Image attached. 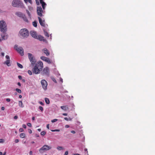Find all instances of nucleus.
Instances as JSON below:
<instances>
[{"label":"nucleus","instance_id":"44","mask_svg":"<svg viewBox=\"0 0 155 155\" xmlns=\"http://www.w3.org/2000/svg\"><path fill=\"white\" fill-rule=\"evenodd\" d=\"M68 151H67L65 152V153H64V155H68Z\"/></svg>","mask_w":155,"mask_h":155},{"label":"nucleus","instance_id":"33","mask_svg":"<svg viewBox=\"0 0 155 155\" xmlns=\"http://www.w3.org/2000/svg\"><path fill=\"white\" fill-rule=\"evenodd\" d=\"M44 35L46 36L47 37H49V34L47 32L44 31Z\"/></svg>","mask_w":155,"mask_h":155},{"label":"nucleus","instance_id":"16","mask_svg":"<svg viewBox=\"0 0 155 155\" xmlns=\"http://www.w3.org/2000/svg\"><path fill=\"white\" fill-rule=\"evenodd\" d=\"M30 34L34 38H37V35L35 31H30Z\"/></svg>","mask_w":155,"mask_h":155},{"label":"nucleus","instance_id":"8","mask_svg":"<svg viewBox=\"0 0 155 155\" xmlns=\"http://www.w3.org/2000/svg\"><path fill=\"white\" fill-rule=\"evenodd\" d=\"M35 66H36L41 71L42 68L43 67V64L42 62L41 61H38L35 64Z\"/></svg>","mask_w":155,"mask_h":155},{"label":"nucleus","instance_id":"14","mask_svg":"<svg viewBox=\"0 0 155 155\" xmlns=\"http://www.w3.org/2000/svg\"><path fill=\"white\" fill-rule=\"evenodd\" d=\"M35 39H38L41 41H43L45 42H46L47 41L46 40L44 39V37L41 35H38L37 36V38H36Z\"/></svg>","mask_w":155,"mask_h":155},{"label":"nucleus","instance_id":"10","mask_svg":"<svg viewBox=\"0 0 155 155\" xmlns=\"http://www.w3.org/2000/svg\"><path fill=\"white\" fill-rule=\"evenodd\" d=\"M5 58L7 59V60L4 62V64H6L8 66H11L10 63V60L9 56L8 55H6L5 56Z\"/></svg>","mask_w":155,"mask_h":155},{"label":"nucleus","instance_id":"31","mask_svg":"<svg viewBox=\"0 0 155 155\" xmlns=\"http://www.w3.org/2000/svg\"><path fill=\"white\" fill-rule=\"evenodd\" d=\"M17 65L18 66V67L19 68H23V66L20 64L18 63H17Z\"/></svg>","mask_w":155,"mask_h":155},{"label":"nucleus","instance_id":"60","mask_svg":"<svg viewBox=\"0 0 155 155\" xmlns=\"http://www.w3.org/2000/svg\"><path fill=\"white\" fill-rule=\"evenodd\" d=\"M1 109L2 110H5V107H2L1 108Z\"/></svg>","mask_w":155,"mask_h":155},{"label":"nucleus","instance_id":"57","mask_svg":"<svg viewBox=\"0 0 155 155\" xmlns=\"http://www.w3.org/2000/svg\"><path fill=\"white\" fill-rule=\"evenodd\" d=\"M64 119L67 121H68V118L67 117H64Z\"/></svg>","mask_w":155,"mask_h":155},{"label":"nucleus","instance_id":"22","mask_svg":"<svg viewBox=\"0 0 155 155\" xmlns=\"http://www.w3.org/2000/svg\"><path fill=\"white\" fill-rule=\"evenodd\" d=\"M18 105L21 107H24L22 101H18Z\"/></svg>","mask_w":155,"mask_h":155},{"label":"nucleus","instance_id":"32","mask_svg":"<svg viewBox=\"0 0 155 155\" xmlns=\"http://www.w3.org/2000/svg\"><path fill=\"white\" fill-rule=\"evenodd\" d=\"M32 24L33 26L35 27H36L37 26V23L36 21H35L33 22Z\"/></svg>","mask_w":155,"mask_h":155},{"label":"nucleus","instance_id":"36","mask_svg":"<svg viewBox=\"0 0 155 155\" xmlns=\"http://www.w3.org/2000/svg\"><path fill=\"white\" fill-rule=\"evenodd\" d=\"M51 131L52 132H59L60 131V130L59 129L52 130H51Z\"/></svg>","mask_w":155,"mask_h":155},{"label":"nucleus","instance_id":"51","mask_svg":"<svg viewBox=\"0 0 155 155\" xmlns=\"http://www.w3.org/2000/svg\"><path fill=\"white\" fill-rule=\"evenodd\" d=\"M28 130V132L29 133H30V134L31 133H32V130L31 129H29Z\"/></svg>","mask_w":155,"mask_h":155},{"label":"nucleus","instance_id":"42","mask_svg":"<svg viewBox=\"0 0 155 155\" xmlns=\"http://www.w3.org/2000/svg\"><path fill=\"white\" fill-rule=\"evenodd\" d=\"M4 142V140L3 139H0V143H3Z\"/></svg>","mask_w":155,"mask_h":155},{"label":"nucleus","instance_id":"46","mask_svg":"<svg viewBox=\"0 0 155 155\" xmlns=\"http://www.w3.org/2000/svg\"><path fill=\"white\" fill-rule=\"evenodd\" d=\"M39 103L40 104H41L42 105H44V104L41 101H39Z\"/></svg>","mask_w":155,"mask_h":155},{"label":"nucleus","instance_id":"59","mask_svg":"<svg viewBox=\"0 0 155 155\" xmlns=\"http://www.w3.org/2000/svg\"><path fill=\"white\" fill-rule=\"evenodd\" d=\"M4 53L3 52H2L1 53V54L2 56H4Z\"/></svg>","mask_w":155,"mask_h":155},{"label":"nucleus","instance_id":"7","mask_svg":"<svg viewBox=\"0 0 155 155\" xmlns=\"http://www.w3.org/2000/svg\"><path fill=\"white\" fill-rule=\"evenodd\" d=\"M41 83L43 89L45 91L47 89V86L48 85L47 81L44 79H43L41 81Z\"/></svg>","mask_w":155,"mask_h":155},{"label":"nucleus","instance_id":"25","mask_svg":"<svg viewBox=\"0 0 155 155\" xmlns=\"http://www.w3.org/2000/svg\"><path fill=\"white\" fill-rule=\"evenodd\" d=\"M45 62H47L49 64H51L52 63V61L48 58H47V59Z\"/></svg>","mask_w":155,"mask_h":155},{"label":"nucleus","instance_id":"18","mask_svg":"<svg viewBox=\"0 0 155 155\" xmlns=\"http://www.w3.org/2000/svg\"><path fill=\"white\" fill-rule=\"evenodd\" d=\"M42 51L46 54V56H48L49 55L50 53L49 51L47 49L45 48L42 50Z\"/></svg>","mask_w":155,"mask_h":155},{"label":"nucleus","instance_id":"63","mask_svg":"<svg viewBox=\"0 0 155 155\" xmlns=\"http://www.w3.org/2000/svg\"><path fill=\"white\" fill-rule=\"evenodd\" d=\"M18 85L20 86H21V83L20 82H18Z\"/></svg>","mask_w":155,"mask_h":155},{"label":"nucleus","instance_id":"43","mask_svg":"<svg viewBox=\"0 0 155 155\" xmlns=\"http://www.w3.org/2000/svg\"><path fill=\"white\" fill-rule=\"evenodd\" d=\"M18 118V116H16V115L14 117V119H15V120L17 119Z\"/></svg>","mask_w":155,"mask_h":155},{"label":"nucleus","instance_id":"15","mask_svg":"<svg viewBox=\"0 0 155 155\" xmlns=\"http://www.w3.org/2000/svg\"><path fill=\"white\" fill-rule=\"evenodd\" d=\"M38 19L40 25L42 26L45 27V21L42 20L41 18L39 17H38Z\"/></svg>","mask_w":155,"mask_h":155},{"label":"nucleus","instance_id":"2","mask_svg":"<svg viewBox=\"0 0 155 155\" xmlns=\"http://www.w3.org/2000/svg\"><path fill=\"white\" fill-rule=\"evenodd\" d=\"M7 30V25L6 22L3 20L0 21V31L2 33L6 32Z\"/></svg>","mask_w":155,"mask_h":155},{"label":"nucleus","instance_id":"61","mask_svg":"<svg viewBox=\"0 0 155 155\" xmlns=\"http://www.w3.org/2000/svg\"><path fill=\"white\" fill-rule=\"evenodd\" d=\"M63 115L64 116H66L67 115V114L66 113H64L63 114Z\"/></svg>","mask_w":155,"mask_h":155},{"label":"nucleus","instance_id":"3","mask_svg":"<svg viewBox=\"0 0 155 155\" xmlns=\"http://www.w3.org/2000/svg\"><path fill=\"white\" fill-rule=\"evenodd\" d=\"M12 5L15 7H24L23 2L20 0H14L12 2Z\"/></svg>","mask_w":155,"mask_h":155},{"label":"nucleus","instance_id":"20","mask_svg":"<svg viewBox=\"0 0 155 155\" xmlns=\"http://www.w3.org/2000/svg\"><path fill=\"white\" fill-rule=\"evenodd\" d=\"M61 108L65 111H66L68 110L69 108L68 106H61Z\"/></svg>","mask_w":155,"mask_h":155},{"label":"nucleus","instance_id":"13","mask_svg":"<svg viewBox=\"0 0 155 155\" xmlns=\"http://www.w3.org/2000/svg\"><path fill=\"white\" fill-rule=\"evenodd\" d=\"M1 35L2 38V40H6L7 39L8 37V35L6 32L2 33L1 34Z\"/></svg>","mask_w":155,"mask_h":155},{"label":"nucleus","instance_id":"52","mask_svg":"<svg viewBox=\"0 0 155 155\" xmlns=\"http://www.w3.org/2000/svg\"><path fill=\"white\" fill-rule=\"evenodd\" d=\"M36 3H37V5H38L39 4V2L37 0V1H35Z\"/></svg>","mask_w":155,"mask_h":155},{"label":"nucleus","instance_id":"28","mask_svg":"<svg viewBox=\"0 0 155 155\" xmlns=\"http://www.w3.org/2000/svg\"><path fill=\"white\" fill-rule=\"evenodd\" d=\"M45 101L46 103L47 104H49L50 103V101L48 98H45Z\"/></svg>","mask_w":155,"mask_h":155},{"label":"nucleus","instance_id":"55","mask_svg":"<svg viewBox=\"0 0 155 155\" xmlns=\"http://www.w3.org/2000/svg\"><path fill=\"white\" fill-rule=\"evenodd\" d=\"M60 80L61 82V83H62L63 81V79L61 78H60Z\"/></svg>","mask_w":155,"mask_h":155},{"label":"nucleus","instance_id":"56","mask_svg":"<svg viewBox=\"0 0 155 155\" xmlns=\"http://www.w3.org/2000/svg\"><path fill=\"white\" fill-rule=\"evenodd\" d=\"M32 153H32V151H30L29 152V154L30 155H32Z\"/></svg>","mask_w":155,"mask_h":155},{"label":"nucleus","instance_id":"6","mask_svg":"<svg viewBox=\"0 0 155 155\" xmlns=\"http://www.w3.org/2000/svg\"><path fill=\"white\" fill-rule=\"evenodd\" d=\"M14 48L21 56L24 55V50L22 47H18L17 45H16L15 46Z\"/></svg>","mask_w":155,"mask_h":155},{"label":"nucleus","instance_id":"26","mask_svg":"<svg viewBox=\"0 0 155 155\" xmlns=\"http://www.w3.org/2000/svg\"><path fill=\"white\" fill-rule=\"evenodd\" d=\"M25 3L27 4V3L28 2L30 4H32V1L31 0H24Z\"/></svg>","mask_w":155,"mask_h":155},{"label":"nucleus","instance_id":"24","mask_svg":"<svg viewBox=\"0 0 155 155\" xmlns=\"http://www.w3.org/2000/svg\"><path fill=\"white\" fill-rule=\"evenodd\" d=\"M48 58H47L45 56H41L40 57V59L43 61H45Z\"/></svg>","mask_w":155,"mask_h":155},{"label":"nucleus","instance_id":"17","mask_svg":"<svg viewBox=\"0 0 155 155\" xmlns=\"http://www.w3.org/2000/svg\"><path fill=\"white\" fill-rule=\"evenodd\" d=\"M41 4L42 5L43 8L44 9L46 5V4L43 1V0H39Z\"/></svg>","mask_w":155,"mask_h":155},{"label":"nucleus","instance_id":"40","mask_svg":"<svg viewBox=\"0 0 155 155\" xmlns=\"http://www.w3.org/2000/svg\"><path fill=\"white\" fill-rule=\"evenodd\" d=\"M28 73L30 75H31L32 74L31 71L30 70L28 71Z\"/></svg>","mask_w":155,"mask_h":155},{"label":"nucleus","instance_id":"58","mask_svg":"<svg viewBox=\"0 0 155 155\" xmlns=\"http://www.w3.org/2000/svg\"><path fill=\"white\" fill-rule=\"evenodd\" d=\"M71 132L72 134H75V131L74 130L71 131Z\"/></svg>","mask_w":155,"mask_h":155},{"label":"nucleus","instance_id":"38","mask_svg":"<svg viewBox=\"0 0 155 155\" xmlns=\"http://www.w3.org/2000/svg\"><path fill=\"white\" fill-rule=\"evenodd\" d=\"M45 131H42L41 133V135H44L45 134Z\"/></svg>","mask_w":155,"mask_h":155},{"label":"nucleus","instance_id":"34","mask_svg":"<svg viewBox=\"0 0 155 155\" xmlns=\"http://www.w3.org/2000/svg\"><path fill=\"white\" fill-rule=\"evenodd\" d=\"M15 91L18 93H21V90L18 88H16Z\"/></svg>","mask_w":155,"mask_h":155},{"label":"nucleus","instance_id":"45","mask_svg":"<svg viewBox=\"0 0 155 155\" xmlns=\"http://www.w3.org/2000/svg\"><path fill=\"white\" fill-rule=\"evenodd\" d=\"M6 100L8 102H10V99L8 98H6Z\"/></svg>","mask_w":155,"mask_h":155},{"label":"nucleus","instance_id":"29","mask_svg":"<svg viewBox=\"0 0 155 155\" xmlns=\"http://www.w3.org/2000/svg\"><path fill=\"white\" fill-rule=\"evenodd\" d=\"M25 134L24 133H21L20 135V137L21 138H23L25 137Z\"/></svg>","mask_w":155,"mask_h":155},{"label":"nucleus","instance_id":"23","mask_svg":"<svg viewBox=\"0 0 155 155\" xmlns=\"http://www.w3.org/2000/svg\"><path fill=\"white\" fill-rule=\"evenodd\" d=\"M26 12L29 18H30V19H31V15L30 12H29V11L28 10H26Z\"/></svg>","mask_w":155,"mask_h":155},{"label":"nucleus","instance_id":"50","mask_svg":"<svg viewBox=\"0 0 155 155\" xmlns=\"http://www.w3.org/2000/svg\"><path fill=\"white\" fill-rule=\"evenodd\" d=\"M19 142V140L18 139H16L15 140V142L16 143H17Z\"/></svg>","mask_w":155,"mask_h":155},{"label":"nucleus","instance_id":"11","mask_svg":"<svg viewBox=\"0 0 155 155\" xmlns=\"http://www.w3.org/2000/svg\"><path fill=\"white\" fill-rule=\"evenodd\" d=\"M32 71L35 74H39L41 71L40 69L35 66L33 68Z\"/></svg>","mask_w":155,"mask_h":155},{"label":"nucleus","instance_id":"4","mask_svg":"<svg viewBox=\"0 0 155 155\" xmlns=\"http://www.w3.org/2000/svg\"><path fill=\"white\" fill-rule=\"evenodd\" d=\"M51 147L47 145H45L40 148L39 151L40 153L43 154L46 151L51 150Z\"/></svg>","mask_w":155,"mask_h":155},{"label":"nucleus","instance_id":"35","mask_svg":"<svg viewBox=\"0 0 155 155\" xmlns=\"http://www.w3.org/2000/svg\"><path fill=\"white\" fill-rule=\"evenodd\" d=\"M51 79H52V81L55 83H57V81L54 78V77H51Z\"/></svg>","mask_w":155,"mask_h":155},{"label":"nucleus","instance_id":"49","mask_svg":"<svg viewBox=\"0 0 155 155\" xmlns=\"http://www.w3.org/2000/svg\"><path fill=\"white\" fill-rule=\"evenodd\" d=\"M18 78L20 80L22 79V77L21 76H20V75L18 76Z\"/></svg>","mask_w":155,"mask_h":155},{"label":"nucleus","instance_id":"41","mask_svg":"<svg viewBox=\"0 0 155 155\" xmlns=\"http://www.w3.org/2000/svg\"><path fill=\"white\" fill-rule=\"evenodd\" d=\"M24 130L22 128H20L19 129V131L20 132H22Z\"/></svg>","mask_w":155,"mask_h":155},{"label":"nucleus","instance_id":"37","mask_svg":"<svg viewBox=\"0 0 155 155\" xmlns=\"http://www.w3.org/2000/svg\"><path fill=\"white\" fill-rule=\"evenodd\" d=\"M58 120L57 119H55L52 120H51V121L52 123H54V122H55L57 121Z\"/></svg>","mask_w":155,"mask_h":155},{"label":"nucleus","instance_id":"19","mask_svg":"<svg viewBox=\"0 0 155 155\" xmlns=\"http://www.w3.org/2000/svg\"><path fill=\"white\" fill-rule=\"evenodd\" d=\"M24 14L20 12H17L15 13V15L21 18H22Z\"/></svg>","mask_w":155,"mask_h":155},{"label":"nucleus","instance_id":"27","mask_svg":"<svg viewBox=\"0 0 155 155\" xmlns=\"http://www.w3.org/2000/svg\"><path fill=\"white\" fill-rule=\"evenodd\" d=\"M57 149L58 150H63L64 149V148L63 147L61 146H58L57 147Z\"/></svg>","mask_w":155,"mask_h":155},{"label":"nucleus","instance_id":"30","mask_svg":"<svg viewBox=\"0 0 155 155\" xmlns=\"http://www.w3.org/2000/svg\"><path fill=\"white\" fill-rule=\"evenodd\" d=\"M28 9L31 12H32L33 10V9L32 7L31 6H28Z\"/></svg>","mask_w":155,"mask_h":155},{"label":"nucleus","instance_id":"47","mask_svg":"<svg viewBox=\"0 0 155 155\" xmlns=\"http://www.w3.org/2000/svg\"><path fill=\"white\" fill-rule=\"evenodd\" d=\"M22 126V127L24 128H26V125L25 124H23Z\"/></svg>","mask_w":155,"mask_h":155},{"label":"nucleus","instance_id":"54","mask_svg":"<svg viewBox=\"0 0 155 155\" xmlns=\"http://www.w3.org/2000/svg\"><path fill=\"white\" fill-rule=\"evenodd\" d=\"M69 127V126L68 125H66L65 126V127L66 128H68Z\"/></svg>","mask_w":155,"mask_h":155},{"label":"nucleus","instance_id":"12","mask_svg":"<svg viewBox=\"0 0 155 155\" xmlns=\"http://www.w3.org/2000/svg\"><path fill=\"white\" fill-rule=\"evenodd\" d=\"M37 12L38 15L40 16H42V13L43 11L41 8V7L38 6L37 8Z\"/></svg>","mask_w":155,"mask_h":155},{"label":"nucleus","instance_id":"62","mask_svg":"<svg viewBox=\"0 0 155 155\" xmlns=\"http://www.w3.org/2000/svg\"><path fill=\"white\" fill-rule=\"evenodd\" d=\"M68 120H70V121H71L72 120V118H71L70 117H69L68 118Z\"/></svg>","mask_w":155,"mask_h":155},{"label":"nucleus","instance_id":"5","mask_svg":"<svg viewBox=\"0 0 155 155\" xmlns=\"http://www.w3.org/2000/svg\"><path fill=\"white\" fill-rule=\"evenodd\" d=\"M28 58L31 61V64L34 65L35 64L36 62V60L35 57L32 54L30 53H28Z\"/></svg>","mask_w":155,"mask_h":155},{"label":"nucleus","instance_id":"39","mask_svg":"<svg viewBox=\"0 0 155 155\" xmlns=\"http://www.w3.org/2000/svg\"><path fill=\"white\" fill-rule=\"evenodd\" d=\"M39 109L42 111V112L43 110V108L41 106H40L39 107Z\"/></svg>","mask_w":155,"mask_h":155},{"label":"nucleus","instance_id":"9","mask_svg":"<svg viewBox=\"0 0 155 155\" xmlns=\"http://www.w3.org/2000/svg\"><path fill=\"white\" fill-rule=\"evenodd\" d=\"M42 73L43 75L49 76V68L48 67L45 68Z\"/></svg>","mask_w":155,"mask_h":155},{"label":"nucleus","instance_id":"64","mask_svg":"<svg viewBox=\"0 0 155 155\" xmlns=\"http://www.w3.org/2000/svg\"><path fill=\"white\" fill-rule=\"evenodd\" d=\"M74 155H80L78 153H75V154H74Z\"/></svg>","mask_w":155,"mask_h":155},{"label":"nucleus","instance_id":"21","mask_svg":"<svg viewBox=\"0 0 155 155\" xmlns=\"http://www.w3.org/2000/svg\"><path fill=\"white\" fill-rule=\"evenodd\" d=\"M25 22H28L29 21L25 14H24L21 18Z\"/></svg>","mask_w":155,"mask_h":155},{"label":"nucleus","instance_id":"53","mask_svg":"<svg viewBox=\"0 0 155 155\" xmlns=\"http://www.w3.org/2000/svg\"><path fill=\"white\" fill-rule=\"evenodd\" d=\"M47 128L48 129H49V124H48L47 125Z\"/></svg>","mask_w":155,"mask_h":155},{"label":"nucleus","instance_id":"1","mask_svg":"<svg viewBox=\"0 0 155 155\" xmlns=\"http://www.w3.org/2000/svg\"><path fill=\"white\" fill-rule=\"evenodd\" d=\"M28 31L27 29L25 28L21 29L19 33V35L21 38H26L28 36Z\"/></svg>","mask_w":155,"mask_h":155},{"label":"nucleus","instance_id":"48","mask_svg":"<svg viewBox=\"0 0 155 155\" xmlns=\"http://www.w3.org/2000/svg\"><path fill=\"white\" fill-rule=\"evenodd\" d=\"M27 125L29 127H31V124L30 123H29L27 124Z\"/></svg>","mask_w":155,"mask_h":155}]
</instances>
